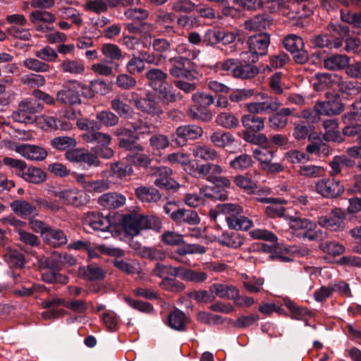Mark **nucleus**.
Segmentation results:
<instances>
[{"mask_svg":"<svg viewBox=\"0 0 361 361\" xmlns=\"http://www.w3.org/2000/svg\"><path fill=\"white\" fill-rule=\"evenodd\" d=\"M87 85L77 80H71L65 82L62 88L57 91L56 100L59 104L66 106L79 105L82 103L80 92L87 90Z\"/></svg>","mask_w":361,"mask_h":361,"instance_id":"obj_1","label":"nucleus"},{"mask_svg":"<svg viewBox=\"0 0 361 361\" xmlns=\"http://www.w3.org/2000/svg\"><path fill=\"white\" fill-rule=\"evenodd\" d=\"M248 51L240 54V59L243 62L255 63L259 56L267 54L270 43L269 35L267 33H259L250 36L247 39Z\"/></svg>","mask_w":361,"mask_h":361,"instance_id":"obj_2","label":"nucleus"},{"mask_svg":"<svg viewBox=\"0 0 361 361\" xmlns=\"http://www.w3.org/2000/svg\"><path fill=\"white\" fill-rule=\"evenodd\" d=\"M220 212L226 214V221L230 228L247 231L252 226V221L243 216V207L237 204L223 203L219 204Z\"/></svg>","mask_w":361,"mask_h":361,"instance_id":"obj_3","label":"nucleus"},{"mask_svg":"<svg viewBox=\"0 0 361 361\" xmlns=\"http://www.w3.org/2000/svg\"><path fill=\"white\" fill-rule=\"evenodd\" d=\"M192 104L188 114L193 119L209 121L212 114L208 107L214 102V97L204 92H196L192 97Z\"/></svg>","mask_w":361,"mask_h":361,"instance_id":"obj_4","label":"nucleus"},{"mask_svg":"<svg viewBox=\"0 0 361 361\" xmlns=\"http://www.w3.org/2000/svg\"><path fill=\"white\" fill-rule=\"evenodd\" d=\"M43 108V105L37 100L27 99L19 103L12 117L17 122L31 123L36 121V114L42 111Z\"/></svg>","mask_w":361,"mask_h":361,"instance_id":"obj_5","label":"nucleus"},{"mask_svg":"<svg viewBox=\"0 0 361 361\" xmlns=\"http://www.w3.org/2000/svg\"><path fill=\"white\" fill-rule=\"evenodd\" d=\"M259 101L249 102L245 104V109L251 114H269L277 111L281 103L276 97L266 93H260Z\"/></svg>","mask_w":361,"mask_h":361,"instance_id":"obj_6","label":"nucleus"},{"mask_svg":"<svg viewBox=\"0 0 361 361\" xmlns=\"http://www.w3.org/2000/svg\"><path fill=\"white\" fill-rule=\"evenodd\" d=\"M3 145L9 149H14L17 153L27 159L35 161H42L47 156V151L38 146L27 145V144H18L8 140L2 141Z\"/></svg>","mask_w":361,"mask_h":361,"instance_id":"obj_7","label":"nucleus"},{"mask_svg":"<svg viewBox=\"0 0 361 361\" xmlns=\"http://www.w3.org/2000/svg\"><path fill=\"white\" fill-rule=\"evenodd\" d=\"M245 140L257 147L253 149V156L260 163L261 166L273 158L272 141L268 137H244Z\"/></svg>","mask_w":361,"mask_h":361,"instance_id":"obj_8","label":"nucleus"},{"mask_svg":"<svg viewBox=\"0 0 361 361\" xmlns=\"http://www.w3.org/2000/svg\"><path fill=\"white\" fill-rule=\"evenodd\" d=\"M361 118V97L352 105L350 112L343 116V121L346 125L343 129V135H361V125L355 121Z\"/></svg>","mask_w":361,"mask_h":361,"instance_id":"obj_9","label":"nucleus"},{"mask_svg":"<svg viewBox=\"0 0 361 361\" xmlns=\"http://www.w3.org/2000/svg\"><path fill=\"white\" fill-rule=\"evenodd\" d=\"M286 50L294 54L293 59L298 63H305L308 61L309 55L304 48L302 39L296 35H289L283 39Z\"/></svg>","mask_w":361,"mask_h":361,"instance_id":"obj_10","label":"nucleus"},{"mask_svg":"<svg viewBox=\"0 0 361 361\" xmlns=\"http://www.w3.org/2000/svg\"><path fill=\"white\" fill-rule=\"evenodd\" d=\"M315 188L319 194L326 198L337 197L344 192L343 185L333 177L318 180Z\"/></svg>","mask_w":361,"mask_h":361,"instance_id":"obj_11","label":"nucleus"},{"mask_svg":"<svg viewBox=\"0 0 361 361\" xmlns=\"http://www.w3.org/2000/svg\"><path fill=\"white\" fill-rule=\"evenodd\" d=\"M133 103L137 109L143 114L159 116L163 112L155 95L151 92H148L145 97L134 99Z\"/></svg>","mask_w":361,"mask_h":361,"instance_id":"obj_12","label":"nucleus"},{"mask_svg":"<svg viewBox=\"0 0 361 361\" xmlns=\"http://www.w3.org/2000/svg\"><path fill=\"white\" fill-rule=\"evenodd\" d=\"M153 175L156 176L154 185L161 189L176 190L178 188V183L171 178L172 170L166 166L154 169Z\"/></svg>","mask_w":361,"mask_h":361,"instance_id":"obj_13","label":"nucleus"},{"mask_svg":"<svg viewBox=\"0 0 361 361\" xmlns=\"http://www.w3.org/2000/svg\"><path fill=\"white\" fill-rule=\"evenodd\" d=\"M57 196L66 204L77 207L90 202V196L85 192L76 188L61 190L57 194Z\"/></svg>","mask_w":361,"mask_h":361,"instance_id":"obj_14","label":"nucleus"},{"mask_svg":"<svg viewBox=\"0 0 361 361\" xmlns=\"http://www.w3.org/2000/svg\"><path fill=\"white\" fill-rule=\"evenodd\" d=\"M36 122L37 126L46 131L52 130H70L73 126L68 121L63 119H56L54 116H41L37 117Z\"/></svg>","mask_w":361,"mask_h":361,"instance_id":"obj_15","label":"nucleus"},{"mask_svg":"<svg viewBox=\"0 0 361 361\" xmlns=\"http://www.w3.org/2000/svg\"><path fill=\"white\" fill-rule=\"evenodd\" d=\"M82 221L84 225L94 231H106L111 226L109 218L97 212H88L85 214Z\"/></svg>","mask_w":361,"mask_h":361,"instance_id":"obj_16","label":"nucleus"},{"mask_svg":"<svg viewBox=\"0 0 361 361\" xmlns=\"http://www.w3.org/2000/svg\"><path fill=\"white\" fill-rule=\"evenodd\" d=\"M324 142L319 139V137H314L312 143L306 147V151L309 154H324L327 156L330 154V148L326 144L327 142H342L343 137H323Z\"/></svg>","mask_w":361,"mask_h":361,"instance_id":"obj_17","label":"nucleus"},{"mask_svg":"<svg viewBox=\"0 0 361 361\" xmlns=\"http://www.w3.org/2000/svg\"><path fill=\"white\" fill-rule=\"evenodd\" d=\"M171 64L169 73L171 76L177 78H185L191 79L192 73L186 68V65L190 63V60L186 57L176 56L171 58L169 61Z\"/></svg>","mask_w":361,"mask_h":361,"instance_id":"obj_18","label":"nucleus"},{"mask_svg":"<svg viewBox=\"0 0 361 361\" xmlns=\"http://www.w3.org/2000/svg\"><path fill=\"white\" fill-rule=\"evenodd\" d=\"M13 212L23 219H29L39 215L37 207L24 200H16L11 204Z\"/></svg>","mask_w":361,"mask_h":361,"instance_id":"obj_19","label":"nucleus"},{"mask_svg":"<svg viewBox=\"0 0 361 361\" xmlns=\"http://www.w3.org/2000/svg\"><path fill=\"white\" fill-rule=\"evenodd\" d=\"M126 197L118 192H106L98 198V203L104 208L111 209H117L123 206L126 203Z\"/></svg>","mask_w":361,"mask_h":361,"instance_id":"obj_20","label":"nucleus"},{"mask_svg":"<svg viewBox=\"0 0 361 361\" xmlns=\"http://www.w3.org/2000/svg\"><path fill=\"white\" fill-rule=\"evenodd\" d=\"M87 142H97L95 147L92 148L94 152L99 157L104 159H110L114 156V151L109 147L110 137H85Z\"/></svg>","mask_w":361,"mask_h":361,"instance_id":"obj_21","label":"nucleus"},{"mask_svg":"<svg viewBox=\"0 0 361 361\" xmlns=\"http://www.w3.org/2000/svg\"><path fill=\"white\" fill-rule=\"evenodd\" d=\"M145 77L147 85L155 91L163 87L167 83V73L159 68H150L146 72Z\"/></svg>","mask_w":361,"mask_h":361,"instance_id":"obj_22","label":"nucleus"},{"mask_svg":"<svg viewBox=\"0 0 361 361\" xmlns=\"http://www.w3.org/2000/svg\"><path fill=\"white\" fill-rule=\"evenodd\" d=\"M315 111L325 116H331L341 114L343 111V105L338 99L331 101L317 102L315 104Z\"/></svg>","mask_w":361,"mask_h":361,"instance_id":"obj_23","label":"nucleus"},{"mask_svg":"<svg viewBox=\"0 0 361 361\" xmlns=\"http://www.w3.org/2000/svg\"><path fill=\"white\" fill-rule=\"evenodd\" d=\"M78 274L82 279L87 281H101L106 277V271L95 264L80 267Z\"/></svg>","mask_w":361,"mask_h":361,"instance_id":"obj_24","label":"nucleus"},{"mask_svg":"<svg viewBox=\"0 0 361 361\" xmlns=\"http://www.w3.org/2000/svg\"><path fill=\"white\" fill-rule=\"evenodd\" d=\"M173 271V275H177V277L186 281L200 283L205 281L207 279V273L186 269L183 267H178V269H174Z\"/></svg>","mask_w":361,"mask_h":361,"instance_id":"obj_25","label":"nucleus"},{"mask_svg":"<svg viewBox=\"0 0 361 361\" xmlns=\"http://www.w3.org/2000/svg\"><path fill=\"white\" fill-rule=\"evenodd\" d=\"M18 176L25 180L35 184L41 183L46 179L44 171L37 167L27 166L26 164H25L21 171L18 172Z\"/></svg>","mask_w":361,"mask_h":361,"instance_id":"obj_26","label":"nucleus"},{"mask_svg":"<svg viewBox=\"0 0 361 361\" xmlns=\"http://www.w3.org/2000/svg\"><path fill=\"white\" fill-rule=\"evenodd\" d=\"M256 115L250 114L241 118L242 124L248 133H257L264 128V118Z\"/></svg>","mask_w":361,"mask_h":361,"instance_id":"obj_27","label":"nucleus"},{"mask_svg":"<svg viewBox=\"0 0 361 361\" xmlns=\"http://www.w3.org/2000/svg\"><path fill=\"white\" fill-rule=\"evenodd\" d=\"M123 228L127 233L136 235L143 229L142 215L133 214L126 215L123 218Z\"/></svg>","mask_w":361,"mask_h":361,"instance_id":"obj_28","label":"nucleus"},{"mask_svg":"<svg viewBox=\"0 0 361 361\" xmlns=\"http://www.w3.org/2000/svg\"><path fill=\"white\" fill-rule=\"evenodd\" d=\"M171 219L177 224H188L190 225H197L200 221V217L195 211L178 209L176 212L171 215Z\"/></svg>","mask_w":361,"mask_h":361,"instance_id":"obj_29","label":"nucleus"},{"mask_svg":"<svg viewBox=\"0 0 361 361\" xmlns=\"http://www.w3.org/2000/svg\"><path fill=\"white\" fill-rule=\"evenodd\" d=\"M339 75L336 73H319L315 74L316 82H314V89L316 91H322L326 87H331L334 84L337 85Z\"/></svg>","mask_w":361,"mask_h":361,"instance_id":"obj_30","label":"nucleus"},{"mask_svg":"<svg viewBox=\"0 0 361 361\" xmlns=\"http://www.w3.org/2000/svg\"><path fill=\"white\" fill-rule=\"evenodd\" d=\"M136 197L142 202L155 203L160 200L161 195L153 187L140 186L135 190Z\"/></svg>","mask_w":361,"mask_h":361,"instance_id":"obj_31","label":"nucleus"},{"mask_svg":"<svg viewBox=\"0 0 361 361\" xmlns=\"http://www.w3.org/2000/svg\"><path fill=\"white\" fill-rule=\"evenodd\" d=\"M209 290L220 298L232 300L237 296L238 293V289L235 286L219 283L210 286Z\"/></svg>","mask_w":361,"mask_h":361,"instance_id":"obj_32","label":"nucleus"},{"mask_svg":"<svg viewBox=\"0 0 361 361\" xmlns=\"http://www.w3.org/2000/svg\"><path fill=\"white\" fill-rule=\"evenodd\" d=\"M252 63L243 62L240 60L237 68L233 71V77L240 79L253 78L259 73V68Z\"/></svg>","mask_w":361,"mask_h":361,"instance_id":"obj_33","label":"nucleus"},{"mask_svg":"<svg viewBox=\"0 0 361 361\" xmlns=\"http://www.w3.org/2000/svg\"><path fill=\"white\" fill-rule=\"evenodd\" d=\"M174 20L175 14L173 13L166 12L161 9L157 11L154 19L155 24L164 27L165 32L169 33L175 32L174 27L172 25Z\"/></svg>","mask_w":361,"mask_h":361,"instance_id":"obj_34","label":"nucleus"},{"mask_svg":"<svg viewBox=\"0 0 361 361\" xmlns=\"http://www.w3.org/2000/svg\"><path fill=\"white\" fill-rule=\"evenodd\" d=\"M217 241L221 245L236 249L243 244L244 238L236 232H224L218 236Z\"/></svg>","mask_w":361,"mask_h":361,"instance_id":"obj_35","label":"nucleus"},{"mask_svg":"<svg viewBox=\"0 0 361 361\" xmlns=\"http://www.w3.org/2000/svg\"><path fill=\"white\" fill-rule=\"evenodd\" d=\"M117 6L116 0H87L84 4L86 11L99 14L106 12L109 7Z\"/></svg>","mask_w":361,"mask_h":361,"instance_id":"obj_36","label":"nucleus"},{"mask_svg":"<svg viewBox=\"0 0 361 361\" xmlns=\"http://www.w3.org/2000/svg\"><path fill=\"white\" fill-rule=\"evenodd\" d=\"M44 241L54 247H59L67 243V237L64 232L60 229H54L51 227L45 234Z\"/></svg>","mask_w":361,"mask_h":361,"instance_id":"obj_37","label":"nucleus"},{"mask_svg":"<svg viewBox=\"0 0 361 361\" xmlns=\"http://www.w3.org/2000/svg\"><path fill=\"white\" fill-rule=\"evenodd\" d=\"M59 68L64 73H70L72 75H81L85 71L84 63L80 60L66 59L63 60Z\"/></svg>","mask_w":361,"mask_h":361,"instance_id":"obj_38","label":"nucleus"},{"mask_svg":"<svg viewBox=\"0 0 361 361\" xmlns=\"http://www.w3.org/2000/svg\"><path fill=\"white\" fill-rule=\"evenodd\" d=\"M349 63V58L343 54H336L327 57L324 60L325 68L331 71H339L346 68Z\"/></svg>","mask_w":361,"mask_h":361,"instance_id":"obj_39","label":"nucleus"},{"mask_svg":"<svg viewBox=\"0 0 361 361\" xmlns=\"http://www.w3.org/2000/svg\"><path fill=\"white\" fill-rule=\"evenodd\" d=\"M87 88V90H85L82 94L89 98L93 97L95 94L105 95L109 93L111 90L109 84L100 80L91 81Z\"/></svg>","mask_w":361,"mask_h":361,"instance_id":"obj_40","label":"nucleus"},{"mask_svg":"<svg viewBox=\"0 0 361 361\" xmlns=\"http://www.w3.org/2000/svg\"><path fill=\"white\" fill-rule=\"evenodd\" d=\"M292 114L290 108H283L269 119L270 127L274 129L283 128L288 123V116Z\"/></svg>","mask_w":361,"mask_h":361,"instance_id":"obj_41","label":"nucleus"},{"mask_svg":"<svg viewBox=\"0 0 361 361\" xmlns=\"http://www.w3.org/2000/svg\"><path fill=\"white\" fill-rule=\"evenodd\" d=\"M157 91L159 92L160 99L164 104L173 103L181 98L180 92L168 82Z\"/></svg>","mask_w":361,"mask_h":361,"instance_id":"obj_42","label":"nucleus"},{"mask_svg":"<svg viewBox=\"0 0 361 361\" xmlns=\"http://www.w3.org/2000/svg\"><path fill=\"white\" fill-rule=\"evenodd\" d=\"M185 314L179 310H176L171 312L168 317L169 326L176 331L185 330Z\"/></svg>","mask_w":361,"mask_h":361,"instance_id":"obj_43","label":"nucleus"},{"mask_svg":"<svg viewBox=\"0 0 361 361\" xmlns=\"http://www.w3.org/2000/svg\"><path fill=\"white\" fill-rule=\"evenodd\" d=\"M269 25V17L266 15L255 16L244 23L245 28L250 31L261 30Z\"/></svg>","mask_w":361,"mask_h":361,"instance_id":"obj_44","label":"nucleus"},{"mask_svg":"<svg viewBox=\"0 0 361 361\" xmlns=\"http://www.w3.org/2000/svg\"><path fill=\"white\" fill-rule=\"evenodd\" d=\"M56 20L54 14L45 10H35L30 14V20L32 24L36 25L40 23H54Z\"/></svg>","mask_w":361,"mask_h":361,"instance_id":"obj_45","label":"nucleus"},{"mask_svg":"<svg viewBox=\"0 0 361 361\" xmlns=\"http://www.w3.org/2000/svg\"><path fill=\"white\" fill-rule=\"evenodd\" d=\"M338 90L346 94L355 95L361 92V82L357 81L345 80L340 76L337 82Z\"/></svg>","mask_w":361,"mask_h":361,"instance_id":"obj_46","label":"nucleus"},{"mask_svg":"<svg viewBox=\"0 0 361 361\" xmlns=\"http://www.w3.org/2000/svg\"><path fill=\"white\" fill-rule=\"evenodd\" d=\"M288 220L289 227L293 230L313 231L316 228V224L308 219L289 216Z\"/></svg>","mask_w":361,"mask_h":361,"instance_id":"obj_47","label":"nucleus"},{"mask_svg":"<svg viewBox=\"0 0 361 361\" xmlns=\"http://www.w3.org/2000/svg\"><path fill=\"white\" fill-rule=\"evenodd\" d=\"M154 126L147 125L142 121H137L133 123L130 127L125 128V134H128V135H131L133 133L136 135H147L154 133Z\"/></svg>","mask_w":361,"mask_h":361,"instance_id":"obj_48","label":"nucleus"},{"mask_svg":"<svg viewBox=\"0 0 361 361\" xmlns=\"http://www.w3.org/2000/svg\"><path fill=\"white\" fill-rule=\"evenodd\" d=\"M23 64L30 71L37 73H46L51 69V66L49 63L35 58L25 59L23 61Z\"/></svg>","mask_w":361,"mask_h":361,"instance_id":"obj_49","label":"nucleus"},{"mask_svg":"<svg viewBox=\"0 0 361 361\" xmlns=\"http://www.w3.org/2000/svg\"><path fill=\"white\" fill-rule=\"evenodd\" d=\"M204 192V189L200 188L198 193L188 192L185 195L183 202L185 204L191 207H197L204 202V197H210Z\"/></svg>","mask_w":361,"mask_h":361,"instance_id":"obj_50","label":"nucleus"},{"mask_svg":"<svg viewBox=\"0 0 361 361\" xmlns=\"http://www.w3.org/2000/svg\"><path fill=\"white\" fill-rule=\"evenodd\" d=\"M140 28L141 43L144 48H149L151 46V40L153 37L152 33L155 30V25L151 23L142 22Z\"/></svg>","mask_w":361,"mask_h":361,"instance_id":"obj_51","label":"nucleus"},{"mask_svg":"<svg viewBox=\"0 0 361 361\" xmlns=\"http://www.w3.org/2000/svg\"><path fill=\"white\" fill-rule=\"evenodd\" d=\"M77 126L81 130L91 133V135H106V134L97 133L101 128V123L89 119H80L77 121Z\"/></svg>","mask_w":361,"mask_h":361,"instance_id":"obj_52","label":"nucleus"},{"mask_svg":"<svg viewBox=\"0 0 361 361\" xmlns=\"http://www.w3.org/2000/svg\"><path fill=\"white\" fill-rule=\"evenodd\" d=\"M101 51L104 57L110 61H118L122 56L121 49L114 44L106 43L102 45Z\"/></svg>","mask_w":361,"mask_h":361,"instance_id":"obj_53","label":"nucleus"},{"mask_svg":"<svg viewBox=\"0 0 361 361\" xmlns=\"http://www.w3.org/2000/svg\"><path fill=\"white\" fill-rule=\"evenodd\" d=\"M145 69V61L140 56L133 55L126 64V71L130 75L141 73Z\"/></svg>","mask_w":361,"mask_h":361,"instance_id":"obj_54","label":"nucleus"},{"mask_svg":"<svg viewBox=\"0 0 361 361\" xmlns=\"http://www.w3.org/2000/svg\"><path fill=\"white\" fill-rule=\"evenodd\" d=\"M114 266L121 271L128 274L133 275L140 274L141 268L137 262L128 263L123 259H115L113 262Z\"/></svg>","mask_w":361,"mask_h":361,"instance_id":"obj_55","label":"nucleus"},{"mask_svg":"<svg viewBox=\"0 0 361 361\" xmlns=\"http://www.w3.org/2000/svg\"><path fill=\"white\" fill-rule=\"evenodd\" d=\"M175 278L165 277L160 283V287L169 292L178 293L183 291L185 288V285Z\"/></svg>","mask_w":361,"mask_h":361,"instance_id":"obj_56","label":"nucleus"},{"mask_svg":"<svg viewBox=\"0 0 361 361\" xmlns=\"http://www.w3.org/2000/svg\"><path fill=\"white\" fill-rule=\"evenodd\" d=\"M76 141L72 137H55L51 140L53 147L59 150L73 149L76 146Z\"/></svg>","mask_w":361,"mask_h":361,"instance_id":"obj_57","label":"nucleus"},{"mask_svg":"<svg viewBox=\"0 0 361 361\" xmlns=\"http://www.w3.org/2000/svg\"><path fill=\"white\" fill-rule=\"evenodd\" d=\"M5 259L11 267L22 268L25 264L24 255L15 250H8L5 255Z\"/></svg>","mask_w":361,"mask_h":361,"instance_id":"obj_58","label":"nucleus"},{"mask_svg":"<svg viewBox=\"0 0 361 361\" xmlns=\"http://www.w3.org/2000/svg\"><path fill=\"white\" fill-rule=\"evenodd\" d=\"M192 153L195 157L205 161H212L217 157L216 151L206 146H196L192 149Z\"/></svg>","mask_w":361,"mask_h":361,"instance_id":"obj_59","label":"nucleus"},{"mask_svg":"<svg viewBox=\"0 0 361 361\" xmlns=\"http://www.w3.org/2000/svg\"><path fill=\"white\" fill-rule=\"evenodd\" d=\"M318 224L332 231L343 230L344 228V222L341 220H337L335 218L322 216L318 218Z\"/></svg>","mask_w":361,"mask_h":361,"instance_id":"obj_60","label":"nucleus"},{"mask_svg":"<svg viewBox=\"0 0 361 361\" xmlns=\"http://www.w3.org/2000/svg\"><path fill=\"white\" fill-rule=\"evenodd\" d=\"M196 8V4L190 0H176L172 3L171 9L176 13H190Z\"/></svg>","mask_w":361,"mask_h":361,"instance_id":"obj_61","label":"nucleus"},{"mask_svg":"<svg viewBox=\"0 0 361 361\" xmlns=\"http://www.w3.org/2000/svg\"><path fill=\"white\" fill-rule=\"evenodd\" d=\"M298 173L305 177L317 178L324 175V169L316 165H303L300 167Z\"/></svg>","mask_w":361,"mask_h":361,"instance_id":"obj_62","label":"nucleus"},{"mask_svg":"<svg viewBox=\"0 0 361 361\" xmlns=\"http://www.w3.org/2000/svg\"><path fill=\"white\" fill-rule=\"evenodd\" d=\"M319 248L323 252L333 256L340 255L345 251V247L342 244L332 241L320 243Z\"/></svg>","mask_w":361,"mask_h":361,"instance_id":"obj_63","label":"nucleus"},{"mask_svg":"<svg viewBox=\"0 0 361 361\" xmlns=\"http://www.w3.org/2000/svg\"><path fill=\"white\" fill-rule=\"evenodd\" d=\"M35 54L36 57L44 62H54L58 58L57 52L48 45L37 50Z\"/></svg>","mask_w":361,"mask_h":361,"instance_id":"obj_64","label":"nucleus"}]
</instances>
